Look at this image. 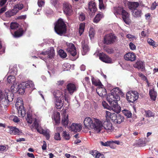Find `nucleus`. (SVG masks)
Instances as JSON below:
<instances>
[{
	"instance_id": "1",
	"label": "nucleus",
	"mask_w": 158,
	"mask_h": 158,
	"mask_svg": "<svg viewBox=\"0 0 158 158\" xmlns=\"http://www.w3.org/2000/svg\"><path fill=\"white\" fill-rule=\"evenodd\" d=\"M26 120L28 123L30 124L32 123V125L31 127V129L33 128H35L38 132L45 136L47 139H49V130L48 129L43 130L35 118L32 117L30 115L27 114Z\"/></svg>"
},
{
	"instance_id": "2",
	"label": "nucleus",
	"mask_w": 158,
	"mask_h": 158,
	"mask_svg": "<svg viewBox=\"0 0 158 158\" xmlns=\"http://www.w3.org/2000/svg\"><path fill=\"white\" fill-rule=\"evenodd\" d=\"M85 127L89 129H94L96 133H98L101 131L102 127L101 121L98 119L86 117L84 121Z\"/></svg>"
},
{
	"instance_id": "3",
	"label": "nucleus",
	"mask_w": 158,
	"mask_h": 158,
	"mask_svg": "<svg viewBox=\"0 0 158 158\" xmlns=\"http://www.w3.org/2000/svg\"><path fill=\"white\" fill-rule=\"evenodd\" d=\"M17 84H14L11 87V92L13 93L18 91L19 94H22L25 92V89L26 88L30 87L33 89H35L34 85L31 81H28L23 82L20 84L17 85Z\"/></svg>"
},
{
	"instance_id": "4",
	"label": "nucleus",
	"mask_w": 158,
	"mask_h": 158,
	"mask_svg": "<svg viewBox=\"0 0 158 158\" xmlns=\"http://www.w3.org/2000/svg\"><path fill=\"white\" fill-rule=\"evenodd\" d=\"M14 97V94L8 89L5 90L4 92L0 89V106L8 105L13 100Z\"/></svg>"
},
{
	"instance_id": "5",
	"label": "nucleus",
	"mask_w": 158,
	"mask_h": 158,
	"mask_svg": "<svg viewBox=\"0 0 158 158\" xmlns=\"http://www.w3.org/2000/svg\"><path fill=\"white\" fill-rule=\"evenodd\" d=\"M120 99L119 96L115 95L111 93L108 94L106 97L107 101L112 107V110L117 113L120 111V107L117 103V102L119 101Z\"/></svg>"
},
{
	"instance_id": "6",
	"label": "nucleus",
	"mask_w": 158,
	"mask_h": 158,
	"mask_svg": "<svg viewBox=\"0 0 158 158\" xmlns=\"http://www.w3.org/2000/svg\"><path fill=\"white\" fill-rule=\"evenodd\" d=\"M54 29L55 32L58 35H62L66 33V25L61 19H59L56 22Z\"/></svg>"
},
{
	"instance_id": "7",
	"label": "nucleus",
	"mask_w": 158,
	"mask_h": 158,
	"mask_svg": "<svg viewBox=\"0 0 158 158\" xmlns=\"http://www.w3.org/2000/svg\"><path fill=\"white\" fill-rule=\"evenodd\" d=\"M19 25L17 23L15 22H12L10 23V31L11 34L14 37L18 38L20 37L22 35L23 33V30L22 28L19 29L15 32L14 34H12L11 30H15L19 27Z\"/></svg>"
},
{
	"instance_id": "8",
	"label": "nucleus",
	"mask_w": 158,
	"mask_h": 158,
	"mask_svg": "<svg viewBox=\"0 0 158 158\" xmlns=\"http://www.w3.org/2000/svg\"><path fill=\"white\" fill-rule=\"evenodd\" d=\"M15 106L17 108L18 116L19 117H24L26 114V111L23 106V103L21 98L18 99Z\"/></svg>"
},
{
	"instance_id": "9",
	"label": "nucleus",
	"mask_w": 158,
	"mask_h": 158,
	"mask_svg": "<svg viewBox=\"0 0 158 158\" xmlns=\"http://www.w3.org/2000/svg\"><path fill=\"white\" fill-rule=\"evenodd\" d=\"M77 89V86L75 84L73 83H69L66 86V89L64 91V94L65 100L67 102L68 101V94L67 93L66 91L67 90L69 93L72 95Z\"/></svg>"
},
{
	"instance_id": "10",
	"label": "nucleus",
	"mask_w": 158,
	"mask_h": 158,
	"mask_svg": "<svg viewBox=\"0 0 158 158\" xmlns=\"http://www.w3.org/2000/svg\"><path fill=\"white\" fill-rule=\"evenodd\" d=\"M126 96L128 102L133 103L138 99L139 94L135 91H129L127 93Z\"/></svg>"
},
{
	"instance_id": "11",
	"label": "nucleus",
	"mask_w": 158,
	"mask_h": 158,
	"mask_svg": "<svg viewBox=\"0 0 158 158\" xmlns=\"http://www.w3.org/2000/svg\"><path fill=\"white\" fill-rule=\"evenodd\" d=\"M5 10H0V16L4 20H6L8 18L15 15L18 12L16 10H8L5 13L4 15H2Z\"/></svg>"
},
{
	"instance_id": "12",
	"label": "nucleus",
	"mask_w": 158,
	"mask_h": 158,
	"mask_svg": "<svg viewBox=\"0 0 158 158\" xmlns=\"http://www.w3.org/2000/svg\"><path fill=\"white\" fill-rule=\"evenodd\" d=\"M104 43L106 44H110L114 42L116 40V37L112 33L106 35L104 38Z\"/></svg>"
},
{
	"instance_id": "13",
	"label": "nucleus",
	"mask_w": 158,
	"mask_h": 158,
	"mask_svg": "<svg viewBox=\"0 0 158 158\" xmlns=\"http://www.w3.org/2000/svg\"><path fill=\"white\" fill-rule=\"evenodd\" d=\"M101 124L102 126V127L101 128V130L103 127L106 130L107 132H111L113 131L114 127H113L112 124L110 121L108 120L105 121L103 124L101 122Z\"/></svg>"
},
{
	"instance_id": "14",
	"label": "nucleus",
	"mask_w": 158,
	"mask_h": 158,
	"mask_svg": "<svg viewBox=\"0 0 158 158\" xmlns=\"http://www.w3.org/2000/svg\"><path fill=\"white\" fill-rule=\"evenodd\" d=\"M67 51L73 56H75L77 54L76 49L74 45L72 43L67 44Z\"/></svg>"
},
{
	"instance_id": "15",
	"label": "nucleus",
	"mask_w": 158,
	"mask_h": 158,
	"mask_svg": "<svg viewBox=\"0 0 158 158\" xmlns=\"http://www.w3.org/2000/svg\"><path fill=\"white\" fill-rule=\"evenodd\" d=\"M82 127L80 124L73 123L69 127L70 130L74 132L80 131Z\"/></svg>"
},
{
	"instance_id": "16",
	"label": "nucleus",
	"mask_w": 158,
	"mask_h": 158,
	"mask_svg": "<svg viewBox=\"0 0 158 158\" xmlns=\"http://www.w3.org/2000/svg\"><path fill=\"white\" fill-rule=\"evenodd\" d=\"M124 58L126 60L132 62L135 60L136 56L133 52H128L124 55Z\"/></svg>"
},
{
	"instance_id": "17",
	"label": "nucleus",
	"mask_w": 158,
	"mask_h": 158,
	"mask_svg": "<svg viewBox=\"0 0 158 158\" xmlns=\"http://www.w3.org/2000/svg\"><path fill=\"white\" fill-rule=\"evenodd\" d=\"M8 132L10 134L21 135L22 133L21 130H19L18 128L15 127H8Z\"/></svg>"
},
{
	"instance_id": "18",
	"label": "nucleus",
	"mask_w": 158,
	"mask_h": 158,
	"mask_svg": "<svg viewBox=\"0 0 158 158\" xmlns=\"http://www.w3.org/2000/svg\"><path fill=\"white\" fill-rule=\"evenodd\" d=\"M68 115L67 113L66 110H64L63 111L62 114V123L63 125L67 126L68 124Z\"/></svg>"
},
{
	"instance_id": "19",
	"label": "nucleus",
	"mask_w": 158,
	"mask_h": 158,
	"mask_svg": "<svg viewBox=\"0 0 158 158\" xmlns=\"http://www.w3.org/2000/svg\"><path fill=\"white\" fill-rule=\"evenodd\" d=\"M99 59L102 61L106 63H110L111 62V59L105 54L102 53L99 55Z\"/></svg>"
},
{
	"instance_id": "20",
	"label": "nucleus",
	"mask_w": 158,
	"mask_h": 158,
	"mask_svg": "<svg viewBox=\"0 0 158 158\" xmlns=\"http://www.w3.org/2000/svg\"><path fill=\"white\" fill-rule=\"evenodd\" d=\"M122 14L123 19L126 23L129 24L131 20L129 18V14L126 10H122Z\"/></svg>"
},
{
	"instance_id": "21",
	"label": "nucleus",
	"mask_w": 158,
	"mask_h": 158,
	"mask_svg": "<svg viewBox=\"0 0 158 158\" xmlns=\"http://www.w3.org/2000/svg\"><path fill=\"white\" fill-rule=\"evenodd\" d=\"M133 66L134 67L142 71L145 69L144 63L140 60L137 61L134 64Z\"/></svg>"
},
{
	"instance_id": "22",
	"label": "nucleus",
	"mask_w": 158,
	"mask_h": 158,
	"mask_svg": "<svg viewBox=\"0 0 158 158\" xmlns=\"http://www.w3.org/2000/svg\"><path fill=\"white\" fill-rule=\"evenodd\" d=\"M101 85L98 86L96 89V91L98 95L100 97H103L106 94V89L103 87Z\"/></svg>"
},
{
	"instance_id": "23",
	"label": "nucleus",
	"mask_w": 158,
	"mask_h": 158,
	"mask_svg": "<svg viewBox=\"0 0 158 158\" xmlns=\"http://www.w3.org/2000/svg\"><path fill=\"white\" fill-rule=\"evenodd\" d=\"M41 54L44 55H48V58L52 59L55 55L54 51L53 48L51 47L50 48V50L48 51L42 52Z\"/></svg>"
},
{
	"instance_id": "24",
	"label": "nucleus",
	"mask_w": 158,
	"mask_h": 158,
	"mask_svg": "<svg viewBox=\"0 0 158 158\" xmlns=\"http://www.w3.org/2000/svg\"><path fill=\"white\" fill-rule=\"evenodd\" d=\"M90 153L95 158H105L104 155L97 150H92Z\"/></svg>"
},
{
	"instance_id": "25",
	"label": "nucleus",
	"mask_w": 158,
	"mask_h": 158,
	"mask_svg": "<svg viewBox=\"0 0 158 158\" xmlns=\"http://www.w3.org/2000/svg\"><path fill=\"white\" fill-rule=\"evenodd\" d=\"M116 114L114 113H111L110 112L106 111L105 116L107 120L110 119L112 121L115 118Z\"/></svg>"
},
{
	"instance_id": "26",
	"label": "nucleus",
	"mask_w": 158,
	"mask_h": 158,
	"mask_svg": "<svg viewBox=\"0 0 158 158\" xmlns=\"http://www.w3.org/2000/svg\"><path fill=\"white\" fill-rule=\"evenodd\" d=\"M85 40L82 41L81 43L82 44V54L83 55H85L86 53L89 51V48L87 45V43H85Z\"/></svg>"
},
{
	"instance_id": "27",
	"label": "nucleus",
	"mask_w": 158,
	"mask_h": 158,
	"mask_svg": "<svg viewBox=\"0 0 158 158\" xmlns=\"http://www.w3.org/2000/svg\"><path fill=\"white\" fill-rule=\"evenodd\" d=\"M123 117L120 114H115V118L113 120V122L117 123L120 124L123 121Z\"/></svg>"
},
{
	"instance_id": "28",
	"label": "nucleus",
	"mask_w": 158,
	"mask_h": 158,
	"mask_svg": "<svg viewBox=\"0 0 158 158\" xmlns=\"http://www.w3.org/2000/svg\"><path fill=\"white\" fill-rule=\"evenodd\" d=\"M111 93L115 95L119 96V95H121L123 96L124 95L122 91L118 87L113 89L111 91Z\"/></svg>"
},
{
	"instance_id": "29",
	"label": "nucleus",
	"mask_w": 158,
	"mask_h": 158,
	"mask_svg": "<svg viewBox=\"0 0 158 158\" xmlns=\"http://www.w3.org/2000/svg\"><path fill=\"white\" fill-rule=\"evenodd\" d=\"M52 118L56 123H60V114L59 112H55L54 113Z\"/></svg>"
},
{
	"instance_id": "30",
	"label": "nucleus",
	"mask_w": 158,
	"mask_h": 158,
	"mask_svg": "<svg viewBox=\"0 0 158 158\" xmlns=\"http://www.w3.org/2000/svg\"><path fill=\"white\" fill-rule=\"evenodd\" d=\"M53 95L55 99L60 98V99L63 98L62 93L60 90H55L53 92Z\"/></svg>"
},
{
	"instance_id": "31",
	"label": "nucleus",
	"mask_w": 158,
	"mask_h": 158,
	"mask_svg": "<svg viewBox=\"0 0 158 158\" xmlns=\"http://www.w3.org/2000/svg\"><path fill=\"white\" fill-rule=\"evenodd\" d=\"M139 5V3L135 2H129L128 3L129 8L131 10H135Z\"/></svg>"
},
{
	"instance_id": "32",
	"label": "nucleus",
	"mask_w": 158,
	"mask_h": 158,
	"mask_svg": "<svg viewBox=\"0 0 158 158\" xmlns=\"http://www.w3.org/2000/svg\"><path fill=\"white\" fill-rule=\"evenodd\" d=\"M55 104L56 107L57 109H60L63 106V102L61 99H55Z\"/></svg>"
},
{
	"instance_id": "33",
	"label": "nucleus",
	"mask_w": 158,
	"mask_h": 158,
	"mask_svg": "<svg viewBox=\"0 0 158 158\" xmlns=\"http://www.w3.org/2000/svg\"><path fill=\"white\" fill-rule=\"evenodd\" d=\"M149 94L151 99L155 101L157 96V93L154 91V89H152L150 90Z\"/></svg>"
},
{
	"instance_id": "34",
	"label": "nucleus",
	"mask_w": 158,
	"mask_h": 158,
	"mask_svg": "<svg viewBox=\"0 0 158 158\" xmlns=\"http://www.w3.org/2000/svg\"><path fill=\"white\" fill-rule=\"evenodd\" d=\"M104 15L102 14L99 13L97 14L94 19V22L96 23H98L101 19L103 17Z\"/></svg>"
},
{
	"instance_id": "35",
	"label": "nucleus",
	"mask_w": 158,
	"mask_h": 158,
	"mask_svg": "<svg viewBox=\"0 0 158 158\" xmlns=\"http://www.w3.org/2000/svg\"><path fill=\"white\" fill-rule=\"evenodd\" d=\"M88 8L89 10H95L96 7L95 2L93 1L89 2L88 3Z\"/></svg>"
},
{
	"instance_id": "36",
	"label": "nucleus",
	"mask_w": 158,
	"mask_h": 158,
	"mask_svg": "<svg viewBox=\"0 0 158 158\" xmlns=\"http://www.w3.org/2000/svg\"><path fill=\"white\" fill-rule=\"evenodd\" d=\"M15 77L14 76H9L7 77V81L10 84H16L17 83L15 82Z\"/></svg>"
},
{
	"instance_id": "37",
	"label": "nucleus",
	"mask_w": 158,
	"mask_h": 158,
	"mask_svg": "<svg viewBox=\"0 0 158 158\" xmlns=\"http://www.w3.org/2000/svg\"><path fill=\"white\" fill-rule=\"evenodd\" d=\"M85 23H83L80 24L79 28V33L80 35H81L84 32L85 29Z\"/></svg>"
},
{
	"instance_id": "38",
	"label": "nucleus",
	"mask_w": 158,
	"mask_h": 158,
	"mask_svg": "<svg viewBox=\"0 0 158 158\" xmlns=\"http://www.w3.org/2000/svg\"><path fill=\"white\" fill-rule=\"evenodd\" d=\"M92 84L95 86H102V85L101 82L99 80H96L94 78H92Z\"/></svg>"
},
{
	"instance_id": "39",
	"label": "nucleus",
	"mask_w": 158,
	"mask_h": 158,
	"mask_svg": "<svg viewBox=\"0 0 158 158\" xmlns=\"http://www.w3.org/2000/svg\"><path fill=\"white\" fill-rule=\"evenodd\" d=\"M143 114L144 113V114L147 117H150L153 116L154 115L153 113L150 110H143L142 111Z\"/></svg>"
},
{
	"instance_id": "40",
	"label": "nucleus",
	"mask_w": 158,
	"mask_h": 158,
	"mask_svg": "<svg viewBox=\"0 0 158 158\" xmlns=\"http://www.w3.org/2000/svg\"><path fill=\"white\" fill-rule=\"evenodd\" d=\"M132 15L135 17H139L141 15V10H132Z\"/></svg>"
},
{
	"instance_id": "41",
	"label": "nucleus",
	"mask_w": 158,
	"mask_h": 158,
	"mask_svg": "<svg viewBox=\"0 0 158 158\" xmlns=\"http://www.w3.org/2000/svg\"><path fill=\"white\" fill-rule=\"evenodd\" d=\"M122 112L123 114L128 118H130L131 116V113L128 110H123Z\"/></svg>"
},
{
	"instance_id": "42",
	"label": "nucleus",
	"mask_w": 158,
	"mask_h": 158,
	"mask_svg": "<svg viewBox=\"0 0 158 158\" xmlns=\"http://www.w3.org/2000/svg\"><path fill=\"white\" fill-rule=\"evenodd\" d=\"M71 8V6L69 3L65 2L63 4V9H64L70 10Z\"/></svg>"
},
{
	"instance_id": "43",
	"label": "nucleus",
	"mask_w": 158,
	"mask_h": 158,
	"mask_svg": "<svg viewBox=\"0 0 158 158\" xmlns=\"http://www.w3.org/2000/svg\"><path fill=\"white\" fill-rule=\"evenodd\" d=\"M58 54L62 58H65L67 56V54L64 51L61 49L60 50L58 51Z\"/></svg>"
},
{
	"instance_id": "44",
	"label": "nucleus",
	"mask_w": 158,
	"mask_h": 158,
	"mask_svg": "<svg viewBox=\"0 0 158 158\" xmlns=\"http://www.w3.org/2000/svg\"><path fill=\"white\" fill-rule=\"evenodd\" d=\"M100 143L102 146H109L111 148L114 149V147H112V145H111L110 141H107L105 143H104L102 141H101L100 142Z\"/></svg>"
},
{
	"instance_id": "45",
	"label": "nucleus",
	"mask_w": 158,
	"mask_h": 158,
	"mask_svg": "<svg viewBox=\"0 0 158 158\" xmlns=\"http://www.w3.org/2000/svg\"><path fill=\"white\" fill-rule=\"evenodd\" d=\"M94 29L93 28H90L89 31V35L91 39L94 37Z\"/></svg>"
},
{
	"instance_id": "46",
	"label": "nucleus",
	"mask_w": 158,
	"mask_h": 158,
	"mask_svg": "<svg viewBox=\"0 0 158 158\" xmlns=\"http://www.w3.org/2000/svg\"><path fill=\"white\" fill-rule=\"evenodd\" d=\"M23 8V4L19 3L16 5L14 6V9H18L21 10Z\"/></svg>"
},
{
	"instance_id": "47",
	"label": "nucleus",
	"mask_w": 158,
	"mask_h": 158,
	"mask_svg": "<svg viewBox=\"0 0 158 158\" xmlns=\"http://www.w3.org/2000/svg\"><path fill=\"white\" fill-rule=\"evenodd\" d=\"M63 134V137L66 139L69 140L70 139V136L68 132H67L66 131H64Z\"/></svg>"
},
{
	"instance_id": "48",
	"label": "nucleus",
	"mask_w": 158,
	"mask_h": 158,
	"mask_svg": "<svg viewBox=\"0 0 158 158\" xmlns=\"http://www.w3.org/2000/svg\"><path fill=\"white\" fill-rule=\"evenodd\" d=\"M99 1V8L101 9H106L105 6L103 3L102 0H98Z\"/></svg>"
},
{
	"instance_id": "49",
	"label": "nucleus",
	"mask_w": 158,
	"mask_h": 158,
	"mask_svg": "<svg viewBox=\"0 0 158 158\" xmlns=\"http://www.w3.org/2000/svg\"><path fill=\"white\" fill-rule=\"evenodd\" d=\"M126 37L129 39L130 41H132L135 39H136V37L134 35L130 34H127Z\"/></svg>"
},
{
	"instance_id": "50",
	"label": "nucleus",
	"mask_w": 158,
	"mask_h": 158,
	"mask_svg": "<svg viewBox=\"0 0 158 158\" xmlns=\"http://www.w3.org/2000/svg\"><path fill=\"white\" fill-rule=\"evenodd\" d=\"M147 42L150 45L152 46L153 47H156L155 42L152 39H148L147 40Z\"/></svg>"
},
{
	"instance_id": "51",
	"label": "nucleus",
	"mask_w": 158,
	"mask_h": 158,
	"mask_svg": "<svg viewBox=\"0 0 158 158\" xmlns=\"http://www.w3.org/2000/svg\"><path fill=\"white\" fill-rule=\"evenodd\" d=\"M102 103V106L104 108L110 110H112L111 108H112V107H111V106L110 107V106L105 102L103 101Z\"/></svg>"
},
{
	"instance_id": "52",
	"label": "nucleus",
	"mask_w": 158,
	"mask_h": 158,
	"mask_svg": "<svg viewBox=\"0 0 158 158\" xmlns=\"http://www.w3.org/2000/svg\"><path fill=\"white\" fill-rule=\"evenodd\" d=\"M110 142L111 145H112L113 143H115L118 145H122L123 143L122 142L119 140L110 141Z\"/></svg>"
},
{
	"instance_id": "53",
	"label": "nucleus",
	"mask_w": 158,
	"mask_h": 158,
	"mask_svg": "<svg viewBox=\"0 0 158 158\" xmlns=\"http://www.w3.org/2000/svg\"><path fill=\"white\" fill-rule=\"evenodd\" d=\"M45 3L44 0H38V4L39 7H42L43 6Z\"/></svg>"
},
{
	"instance_id": "54",
	"label": "nucleus",
	"mask_w": 158,
	"mask_h": 158,
	"mask_svg": "<svg viewBox=\"0 0 158 158\" xmlns=\"http://www.w3.org/2000/svg\"><path fill=\"white\" fill-rule=\"evenodd\" d=\"M129 46L131 50H134L136 49V47L132 43L130 42L129 43Z\"/></svg>"
},
{
	"instance_id": "55",
	"label": "nucleus",
	"mask_w": 158,
	"mask_h": 158,
	"mask_svg": "<svg viewBox=\"0 0 158 158\" xmlns=\"http://www.w3.org/2000/svg\"><path fill=\"white\" fill-rule=\"evenodd\" d=\"M64 14L66 16H70L73 14L72 10H63Z\"/></svg>"
},
{
	"instance_id": "56",
	"label": "nucleus",
	"mask_w": 158,
	"mask_h": 158,
	"mask_svg": "<svg viewBox=\"0 0 158 158\" xmlns=\"http://www.w3.org/2000/svg\"><path fill=\"white\" fill-rule=\"evenodd\" d=\"M54 139L56 140H60V137L59 133H57L55 134Z\"/></svg>"
},
{
	"instance_id": "57",
	"label": "nucleus",
	"mask_w": 158,
	"mask_h": 158,
	"mask_svg": "<svg viewBox=\"0 0 158 158\" xmlns=\"http://www.w3.org/2000/svg\"><path fill=\"white\" fill-rule=\"evenodd\" d=\"M44 13L47 16H51L53 14L52 10H45Z\"/></svg>"
},
{
	"instance_id": "58",
	"label": "nucleus",
	"mask_w": 158,
	"mask_h": 158,
	"mask_svg": "<svg viewBox=\"0 0 158 158\" xmlns=\"http://www.w3.org/2000/svg\"><path fill=\"white\" fill-rule=\"evenodd\" d=\"M85 19V17L84 14L82 13H80V14L79 19L81 21H83Z\"/></svg>"
},
{
	"instance_id": "59",
	"label": "nucleus",
	"mask_w": 158,
	"mask_h": 158,
	"mask_svg": "<svg viewBox=\"0 0 158 158\" xmlns=\"http://www.w3.org/2000/svg\"><path fill=\"white\" fill-rule=\"evenodd\" d=\"M158 6V3H156L155 2L153 3L152 5L151 8L152 9H155L157 6Z\"/></svg>"
},
{
	"instance_id": "60",
	"label": "nucleus",
	"mask_w": 158,
	"mask_h": 158,
	"mask_svg": "<svg viewBox=\"0 0 158 158\" xmlns=\"http://www.w3.org/2000/svg\"><path fill=\"white\" fill-rule=\"evenodd\" d=\"M58 2L57 0H51V3L54 6H56V5L57 4Z\"/></svg>"
},
{
	"instance_id": "61",
	"label": "nucleus",
	"mask_w": 158,
	"mask_h": 158,
	"mask_svg": "<svg viewBox=\"0 0 158 158\" xmlns=\"http://www.w3.org/2000/svg\"><path fill=\"white\" fill-rule=\"evenodd\" d=\"M44 142V144L43 146H42V149L43 150H45L46 149V147H47V145L45 141H43Z\"/></svg>"
},
{
	"instance_id": "62",
	"label": "nucleus",
	"mask_w": 158,
	"mask_h": 158,
	"mask_svg": "<svg viewBox=\"0 0 158 158\" xmlns=\"http://www.w3.org/2000/svg\"><path fill=\"white\" fill-rule=\"evenodd\" d=\"M6 149V146L3 145H0V151H3L5 150Z\"/></svg>"
},
{
	"instance_id": "63",
	"label": "nucleus",
	"mask_w": 158,
	"mask_h": 158,
	"mask_svg": "<svg viewBox=\"0 0 158 158\" xmlns=\"http://www.w3.org/2000/svg\"><path fill=\"white\" fill-rule=\"evenodd\" d=\"M7 0H1L0 1V6H2L6 2Z\"/></svg>"
},
{
	"instance_id": "64",
	"label": "nucleus",
	"mask_w": 158,
	"mask_h": 158,
	"mask_svg": "<svg viewBox=\"0 0 158 158\" xmlns=\"http://www.w3.org/2000/svg\"><path fill=\"white\" fill-rule=\"evenodd\" d=\"M13 120L14 122L17 123L19 121V120L17 117L13 116Z\"/></svg>"
}]
</instances>
